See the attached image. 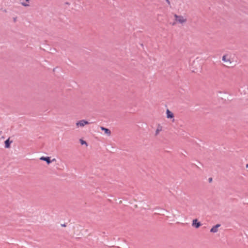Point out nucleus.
<instances>
[{"mask_svg": "<svg viewBox=\"0 0 248 248\" xmlns=\"http://www.w3.org/2000/svg\"><path fill=\"white\" fill-rule=\"evenodd\" d=\"M100 128L102 130L104 131L105 134L107 136H110L111 135V132L109 129L103 126H101Z\"/></svg>", "mask_w": 248, "mask_h": 248, "instance_id": "nucleus-6", "label": "nucleus"}, {"mask_svg": "<svg viewBox=\"0 0 248 248\" xmlns=\"http://www.w3.org/2000/svg\"><path fill=\"white\" fill-rule=\"evenodd\" d=\"M80 142L81 145L85 144L86 146L88 145L87 142L85 140H83L82 139L80 140Z\"/></svg>", "mask_w": 248, "mask_h": 248, "instance_id": "nucleus-12", "label": "nucleus"}, {"mask_svg": "<svg viewBox=\"0 0 248 248\" xmlns=\"http://www.w3.org/2000/svg\"><path fill=\"white\" fill-rule=\"evenodd\" d=\"M201 225V224L199 222H197V219H194L192 221V226L195 227L196 228H198Z\"/></svg>", "mask_w": 248, "mask_h": 248, "instance_id": "nucleus-9", "label": "nucleus"}, {"mask_svg": "<svg viewBox=\"0 0 248 248\" xmlns=\"http://www.w3.org/2000/svg\"><path fill=\"white\" fill-rule=\"evenodd\" d=\"M88 124H89V123L86 120H81L77 122L76 123V127L77 128L79 127H82Z\"/></svg>", "mask_w": 248, "mask_h": 248, "instance_id": "nucleus-2", "label": "nucleus"}, {"mask_svg": "<svg viewBox=\"0 0 248 248\" xmlns=\"http://www.w3.org/2000/svg\"><path fill=\"white\" fill-rule=\"evenodd\" d=\"M220 226V225L218 224L213 226L210 230V232L215 233L218 232V229Z\"/></svg>", "mask_w": 248, "mask_h": 248, "instance_id": "nucleus-7", "label": "nucleus"}, {"mask_svg": "<svg viewBox=\"0 0 248 248\" xmlns=\"http://www.w3.org/2000/svg\"><path fill=\"white\" fill-rule=\"evenodd\" d=\"M21 4L25 7L30 6V0H20Z\"/></svg>", "mask_w": 248, "mask_h": 248, "instance_id": "nucleus-10", "label": "nucleus"}, {"mask_svg": "<svg viewBox=\"0 0 248 248\" xmlns=\"http://www.w3.org/2000/svg\"><path fill=\"white\" fill-rule=\"evenodd\" d=\"M163 130V126L160 124H158L155 131V136H158L160 132Z\"/></svg>", "mask_w": 248, "mask_h": 248, "instance_id": "nucleus-4", "label": "nucleus"}, {"mask_svg": "<svg viewBox=\"0 0 248 248\" xmlns=\"http://www.w3.org/2000/svg\"><path fill=\"white\" fill-rule=\"evenodd\" d=\"M222 61L227 64H230L231 63V60L227 55H224L222 57Z\"/></svg>", "mask_w": 248, "mask_h": 248, "instance_id": "nucleus-5", "label": "nucleus"}, {"mask_svg": "<svg viewBox=\"0 0 248 248\" xmlns=\"http://www.w3.org/2000/svg\"><path fill=\"white\" fill-rule=\"evenodd\" d=\"M13 142L12 140H10V138H9L5 141V147L6 148H9L10 147V144Z\"/></svg>", "mask_w": 248, "mask_h": 248, "instance_id": "nucleus-11", "label": "nucleus"}, {"mask_svg": "<svg viewBox=\"0 0 248 248\" xmlns=\"http://www.w3.org/2000/svg\"><path fill=\"white\" fill-rule=\"evenodd\" d=\"M40 159L41 160L46 161L48 165L51 162L56 161V159L55 158H53L52 160H51L50 157H49V156H47V157L41 156L40 158Z\"/></svg>", "mask_w": 248, "mask_h": 248, "instance_id": "nucleus-3", "label": "nucleus"}, {"mask_svg": "<svg viewBox=\"0 0 248 248\" xmlns=\"http://www.w3.org/2000/svg\"><path fill=\"white\" fill-rule=\"evenodd\" d=\"M167 118L168 119H172L174 117L173 113L170 111L169 109L166 110Z\"/></svg>", "mask_w": 248, "mask_h": 248, "instance_id": "nucleus-8", "label": "nucleus"}, {"mask_svg": "<svg viewBox=\"0 0 248 248\" xmlns=\"http://www.w3.org/2000/svg\"><path fill=\"white\" fill-rule=\"evenodd\" d=\"M187 19L186 16L179 15L177 14L174 15V21L172 23L173 25L176 24L184 25L187 22Z\"/></svg>", "mask_w": 248, "mask_h": 248, "instance_id": "nucleus-1", "label": "nucleus"}]
</instances>
